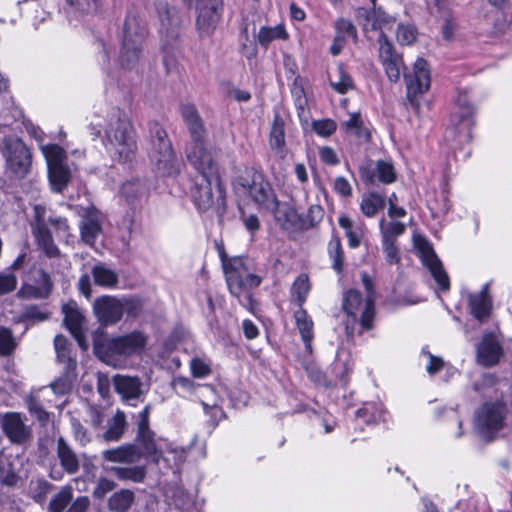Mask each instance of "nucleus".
<instances>
[{"mask_svg":"<svg viewBox=\"0 0 512 512\" xmlns=\"http://www.w3.org/2000/svg\"><path fill=\"white\" fill-rule=\"evenodd\" d=\"M125 304L112 296H101L93 303V311L98 321L104 325H112L121 320Z\"/></svg>","mask_w":512,"mask_h":512,"instance_id":"16","label":"nucleus"},{"mask_svg":"<svg viewBox=\"0 0 512 512\" xmlns=\"http://www.w3.org/2000/svg\"><path fill=\"white\" fill-rule=\"evenodd\" d=\"M119 194L128 206L135 208L147 199L149 187L145 181L133 179L122 184Z\"/></svg>","mask_w":512,"mask_h":512,"instance_id":"21","label":"nucleus"},{"mask_svg":"<svg viewBox=\"0 0 512 512\" xmlns=\"http://www.w3.org/2000/svg\"><path fill=\"white\" fill-rule=\"evenodd\" d=\"M456 111L452 114L451 123L454 126L455 137L460 142H468L472 138V128L474 125V108L471 106L468 95L459 93L456 99Z\"/></svg>","mask_w":512,"mask_h":512,"instance_id":"13","label":"nucleus"},{"mask_svg":"<svg viewBox=\"0 0 512 512\" xmlns=\"http://www.w3.org/2000/svg\"><path fill=\"white\" fill-rule=\"evenodd\" d=\"M328 254L332 260V267L336 272H341L343 269V250L340 239L335 237L328 243Z\"/></svg>","mask_w":512,"mask_h":512,"instance_id":"48","label":"nucleus"},{"mask_svg":"<svg viewBox=\"0 0 512 512\" xmlns=\"http://www.w3.org/2000/svg\"><path fill=\"white\" fill-rule=\"evenodd\" d=\"M135 501V494L129 489H121L110 496L108 508L112 512H127Z\"/></svg>","mask_w":512,"mask_h":512,"instance_id":"34","label":"nucleus"},{"mask_svg":"<svg viewBox=\"0 0 512 512\" xmlns=\"http://www.w3.org/2000/svg\"><path fill=\"white\" fill-rule=\"evenodd\" d=\"M16 348V343L12 336V332L5 328L0 327V356H8Z\"/></svg>","mask_w":512,"mask_h":512,"instance_id":"50","label":"nucleus"},{"mask_svg":"<svg viewBox=\"0 0 512 512\" xmlns=\"http://www.w3.org/2000/svg\"><path fill=\"white\" fill-rule=\"evenodd\" d=\"M360 176L366 183H374L377 179L382 183L390 184L396 180L393 165L386 161H377L374 167L372 164L360 167Z\"/></svg>","mask_w":512,"mask_h":512,"instance_id":"20","label":"nucleus"},{"mask_svg":"<svg viewBox=\"0 0 512 512\" xmlns=\"http://www.w3.org/2000/svg\"><path fill=\"white\" fill-rule=\"evenodd\" d=\"M18 481L14 456L0 451V484L13 487Z\"/></svg>","mask_w":512,"mask_h":512,"instance_id":"30","label":"nucleus"},{"mask_svg":"<svg viewBox=\"0 0 512 512\" xmlns=\"http://www.w3.org/2000/svg\"><path fill=\"white\" fill-rule=\"evenodd\" d=\"M38 248L49 258H59L61 252L54 242L52 234L48 228L37 226L32 231Z\"/></svg>","mask_w":512,"mask_h":512,"instance_id":"27","label":"nucleus"},{"mask_svg":"<svg viewBox=\"0 0 512 512\" xmlns=\"http://www.w3.org/2000/svg\"><path fill=\"white\" fill-rule=\"evenodd\" d=\"M378 42L379 57L382 62L399 57L395 53L393 45L389 42L387 33H381Z\"/></svg>","mask_w":512,"mask_h":512,"instance_id":"52","label":"nucleus"},{"mask_svg":"<svg viewBox=\"0 0 512 512\" xmlns=\"http://www.w3.org/2000/svg\"><path fill=\"white\" fill-rule=\"evenodd\" d=\"M0 426L5 436L13 444L25 445L32 439L31 428L24 423L20 413L0 414Z\"/></svg>","mask_w":512,"mask_h":512,"instance_id":"15","label":"nucleus"},{"mask_svg":"<svg viewBox=\"0 0 512 512\" xmlns=\"http://www.w3.org/2000/svg\"><path fill=\"white\" fill-rule=\"evenodd\" d=\"M337 36H340L345 40L346 37L352 38L354 41L357 39V31L355 26L346 19H340L337 21Z\"/></svg>","mask_w":512,"mask_h":512,"instance_id":"60","label":"nucleus"},{"mask_svg":"<svg viewBox=\"0 0 512 512\" xmlns=\"http://www.w3.org/2000/svg\"><path fill=\"white\" fill-rule=\"evenodd\" d=\"M181 114L191 137V141L186 146V157L193 167H201L205 156L211 155L205 147L206 129L197 109L193 105H183L181 107Z\"/></svg>","mask_w":512,"mask_h":512,"instance_id":"6","label":"nucleus"},{"mask_svg":"<svg viewBox=\"0 0 512 512\" xmlns=\"http://www.w3.org/2000/svg\"><path fill=\"white\" fill-rule=\"evenodd\" d=\"M45 157L47 168L66 164V152L57 144H46L40 147Z\"/></svg>","mask_w":512,"mask_h":512,"instance_id":"41","label":"nucleus"},{"mask_svg":"<svg viewBox=\"0 0 512 512\" xmlns=\"http://www.w3.org/2000/svg\"><path fill=\"white\" fill-rule=\"evenodd\" d=\"M108 471L121 481H132L135 483L143 482L146 477V469L144 466H113Z\"/></svg>","mask_w":512,"mask_h":512,"instance_id":"36","label":"nucleus"},{"mask_svg":"<svg viewBox=\"0 0 512 512\" xmlns=\"http://www.w3.org/2000/svg\"><path fill=\"white\" fill-rule=\"evenodd\" d=\"M369 414H371V418H369L367 422H377L382 417V410L380 408H376L374 404H368L363 408L358 409L356 412V416L359 418H364Z\"/></svg>","mask_w":512,"mask_h":512,"instance_id":"62","label":"nucleus"},{"mask_svg":"<svg viewBox=\"0 0 512 512\" xmlns=\"http://www.w3.org/2000/svg\"><path fill=\"white\" fill-rule=\"evenodd\" d=\"M477 363L483 367H493L504 356L503 346L498 337L493 333L483 335L477 345Z\"/></svg>","mask_w":512,"mask_h":512,"instance_id":"18","label":"nucleus"},{"mask_svg":"<svg viewBox=\"0 0 512 512\" xmlns=\"http://www.w3.org/2000/svg\"><path fill=\"white\" fill-rule=\"evenodd\" d=\"M385 68V72L388 78L396 82L399 80L401 75L402 59L400 57L390 59L382 62Z\"/></svg>","mask_w":512,"mask_h":512,"instance_id":"54","label":"nucleus"},{"mask_svg":"<svg viewBox=\"0 0 512 512\" xmlns=\"http://www.w3.org/2000/svg\"><path fill=\"white\" fill-rule=\"evenodd\" d=\"M62 312L64 314V323L71 334L77 339L80 346H83L82 340V329L84 316L80 312L77 304L74 301L65 303L62 306Z\"/></svg>","mask_w":512,"mask_h":512,"instance_id":"23","label":"nucleus"},{"mask_svg":"<svg viewBox=\"0 0 512 512\" xmlns=\"http://www.w3.org/2000/svg\"><path fill=\"white\" fill-rule=\"evenodd\" d=\"M417 38V30L413 25L399 24L396 30V40L401 45H410Z\"/></svg>","mask_w":512,"mask_h":512,"instance_id":"49","label":"nucleus"},{"mask_svg":"<svg viewBox=\"0 0 512 512\" xmlns=\"http://www.w3.org/2000/svg\"><path fill=\"white\" fill-rule=\"evenodd\" d=\"M202 162L201 167H194L199 176L195 180L192 197L198 209L206 211L223 202V190L212 155H206Z\"/></svg>","mask_w":512,"mask_h":512,"instance_id":"1","label":"nucleus"},{"mask_svg":"<svg viewBox=\"0 0 512 512\" xmlns=\"http://www.w3.org/2000/svg\"><path fill=\"white\" fill-rule=\"evenodd\" d=\"M2 155L5 159L6 172L15 178H24L32 167V153L29 147L19 138L4 139Z\"/></svg>","mask_w":512,"mask_h":512,"instance_id":"9","label":"nucleus"},{"mask_svg":"<svg viewBox=\"0 0 512 512\" xmlns=\"http://www.w3.org/2000/svg\"><path fill=\"white\" fill-rule=\"evenodd\" d=\"M48 178L52 190L62 192L70 182L71 171L67 164L48 167Z\"/></svg>","mask_w":512,"mask_h":512,"instance_id":"32","label":"nucleus"},{"mask_svg":"<svg viewBox=\"0 0 512 512\" xmlns=\"http://www.w3.org/2000/svg\"><path fill=\"white\" fill-rule=\"evenodd\" d=\"M240 213V219L244 227L251 235H254V233H256L260 229V221L258 217L255 214H247L242 210L240 211Z\"/></svg>","mask_w":512,"mask_h":512,"instance_id":"63","label":"nucleus"},{"mask_svg":"<svg viewBox=\"0 0 512 512\" xmlns=\"http://www.w3.org/2000/svg\"><path fill=\"white\" fill-rule=\"evenodd\" d=\"M287 38L288 33L283 25H276L274 27L263 26L257 34L258 42L264 47H267L273 40H286Z\"/></svg>","mask_w":512,"mask_h":512,"instance_id":"42","label":"nucleus"},{"mask_svg":"<svg viewBox=\"0 0 512 512\" xmlns=\"http://www.w3.org/2000/svg\"><path fill=\"white\" fill-rule=\"evenodd\" d=\"M115 390L121 397L128 401L138 399L142 394V382L138 377L115 375L113 377Z\"/></svg>","mask_w":512,"mask_h":512,"instance_id":"24","label":"nucleus"},{"mask_svg":"<svg viewBox=\"0 0 512 512\" xmlns=\"http://www.w3.org/2000/svg\"><path fill=\"white\" fill-rule=\"evenodd\" d=\"M149 413L150 407L146 406L139 414L137 440L143 449L142 454L146 457H151L157 464L160 459H163V461L170 465L169 456L173 455L175 458L180 452L176 448L170 447L163 440H155L154 433L149 429Z\"/></svg>","mask_w":512,"mask_h":512,"instance_id":"7","label":"nucleus"},{"mask_svg":"<svg viewBox=\"0 0 512 512\" xmlns=\"http://www.w3.org/2000/svg\"><path fill=\"white\" fill-rule=\"evenodd\" d=\"M126 416L121 410H117L112 419L108 422V427L103 434V439L107 442L119 441L126 429Z\"/></svg>","mask_w":512,"mask_h":512,"instance_id":"33","label":"nucleus"},{"mask_svg":"<svg viewBox=\"0 0 512 512\" xmlns=\"http://www.w3.org/2000/svg\"><path fill=\"white\" fill-rule=\"evenodd\" d=\"M156 9L160 22V33L170 40L176 39L181 24L179 12L164 2H159Z\"/></svg>","mask_w":512,"mask_h":512,"instance_id":"19","label":"nucleus"},{"mask_svg":"<svg viewBox=\"0 0 512 512\" xmlns=\"http://www.w3.org/2000/svg\"><path fill=\"white\" fill-rule=\"evenodd\" d=\"M223 268L228 288L231 294L237 298L244 293H247V298H250L248 291L261 284V278L256 274L249 273L241 258L223 260Z\"/></svg>","mask_w":512,"mask_h":512,"instance_id":"10","label":"nucleus"},{"mask_svg":"<svg viewBox=\"0 0 512 512\" xmlns=\"http://www.w3.org/2000/svg\"><path fill=\"white\" fill-rule=\"evenodd\" d=\"M115 487L116 483L113 480L101 477L93 491V496L97 499H103L106 494L114 490Z\"/></svg>","mask_w":512,"mask_h":512,"instance_id":"61","label":"nucleus"},{"mask_svg":"<svg viewBox=\"0 0 512 512\" xmlns=\"http://www.w3.org/2000/svg\"><path fill=\"white\" fill-rule=\"evenodd\" d=\"M395 25V20L387 15L380 8L373 9V19L371 23L372 30H380L381 33H386L387 31H392Z\"/></svg>","mask_w":512,"mask_h":512,"instance_id":"46","label":"nucleus"},{"mask_svg":"<svg viewBox=\"0 0 512 512\" xmlns=\"http://www.w3.org/2000/svg\"><path fill=\"white\" fill-rule=\"evenodd\" d=\"M488 286L485 285L480 293L472 294L469 296V304L471 313L475 318L482 320L487 317L490 311V302L487 297Z\"/></svg>","mask_w":512,"mask_h":512,"instance_id":"37","label":"nucleus"},{"mask_svg":"<svg viewBox=\"0 0 512 512\" xmlns=\"http://www.w3.org/2000/svg\"><path fill=\"white\" fill-rule=\"evenodd\" d=\"M147 35L145 23L136 15H128L123 26L119 63L123 69H134L142 58Z\"/></svg>","mask_w":512,"mask_h":512,"instance_id":"2","label":"nucleus"},{"mask_svg":"<svg viewBox=\"0 0 512 512\" xmlns=\"http://www.w3.org/2000/svg\"><path fill=\"white\" fill-rule=\"evenodd\" d=\"M311 284L306 274L299 275L293 282L291 293L293 299L297 302L299 308H302L303 303L310 292Z\"/></svg>","mask_w":512,"mask_h":512,"instance_id":"43","label":"nucleus"},{"mask_svg":"<svg viewBox=\"0 0 512 512\" xmlns=\"http://www.w3.org/2000/svg\"><path fill=\"white\" fill-rule=\"evenodd\" d=\"M362 282L367 291V295L365 298L364 311L361 317V327L363 330H369L372 328V321L375 314V293L373 290V282L366 273L362 274Z\"/></svg>","mask_w":512,"mask_h":512,"instance_id":"28","label":"nucleus"},{"mask_svg":"<svg viewBox=\"0 0 512 512\" xmlns=\"http://www.w3.org/2000/svg\"><path fill=\"white\" fill-rule=\"evenodd\" d=\"M312 128L316 134L329 137L336 131L337 125L333 120L325 119L313 122Z\"/></svg>","mask_w":512,"mask_h":512,"instance_id":"57","label":"nucleus"},{"mask_svg":"<svg viewBox=\"0 0 512 512\" xmlns=\"http://www.w3.org/2000/svg\"><path fill=\"white\" fill-rule=\"evenodd\" d=\"M385 204L384 196L376 192H369L362 196L360 210L366 217H374L385 207Z\"/></svg>","mask_w":512,"mask_h":512,"instance_id":"38","label":"nucleus"},{"mask_svg":"<svg viewBox=\"0 0 512 512\" xmlns=\"http://www.w3.org/2000/svg\"><path fill=\"white\" fill-rule=\"evenodd\" d=\"M54 347L57 353V357L61 362L68 363L69 365L72 362L74 363L70 356L67 339L64 336L57 335L54 338Z\"/></svg>","mask_w":512,"mask_h":512,"instance_id":"51","label":"nucleus"},{"mask_svg":"<svg viewBox=\"0 0 512 512\" xmlns=\"http://www.w3.org/2000/svg\"><path fill=\"white\" fill-rule=\"evenodd\" d=\"M330 84L335 91L342 94L346 93L353 87L351 77L345 72L342 66H338L336 68L333 77L330 76Z\"/></svg>","mask_w":512,"mask_h":512,"instance_id":"45","label":"nucleus"},{"mask_svg":"<svg viewBox=\"0 0 512 512\" xmlns=\"http://www.w3.org/2000/svg\"><path fill=\"white\" fill-rule=\"evenodd\" d=\"M17 286V277L12 274L0 273V295L7 294L15 290Z\"/></svg>","mask_w":512,"mask_h":512,"instance_id":"64","label":"nucleus"},{"mask_svg":"<svg viewBox=\"0 0 512 512\" xmlns=\"http://www.w3.org/2000/svg\"><path fill=\"white\" fill-rule=\"evenodd\" d=\"M236 186L239 191L248 194L256 204L272 212L278 218L281 211L279 202L270 183L262 173L254 170L246 171L238 178Z\"/></svg>","mask_w":512,"mask_h":512,"instance_id":"5","label":"nucleus"},{"mask_svg":"<svg viewBox=\"0 0 512 512\" xmlns=\"http://www.w3.org/2000/svg\"><path fill=\"white\" fill-rule=\"evenodd\" d=\"M285 146V123L284 120L275 115L270 131V147L277 153H283Z\"/></svg>","mask_w":512,"mask_h":512,"instance_id":"39","label":"nucleus"},{"mask_svg":"<svg viewBox=\"0 0 512 512\" xmlns=\"http://www.w3.org/2000/svg\"><path fill=\"white\" fill-rule=\"evenodd\" d=\"M362 124H363V122H362L360 114L353 113V114H350L349 119L343 123V126L347 133H351L357 137H362L363 136Z\"/></svg>","mask_w":512,"mask_h":512,"instance_id":"56","label":"nucleus"},{"mask_svg":"<svg viewBox=\"0 0 512 512\" xmlns=\"http://www.w3.org/2000/svg\"><path fill=\"white\" fill-rule=\"evenodd\" d=\"M45 393V389H40L37 393H32L25 398V403L30 414L35 416L42 423H46L49 419V414L41 404V397Z\"/></svg>","mask_w":512,"mask_h":512,"instance_id":"40","label":"nucleus"},{"mask_svg":"<svg viewBox=\"0 0 512 512\" xmlns=\"http://www.w3.org/2000/svg\"><path fill=\"white\" fill-rule=\"evenodd\" d=\"M151 133L152 140L149 157L155 170L161 175L170 176L176 174L178 170L175 156L166 131L158 124H154Z\"/></svg>","mask_w":512,"mask_h":512,"instance_id":"8","label":"nucleus"},{"mask_svg":"<svg viewBox=\"0 0 512 512\" xmlns=\"http://www.w3.org/2000/svg\"><path fill=\"white\" fill-rule=\"evenodd\" d=\"M379 228L381 232V240L385 241H396V237L402 235L406 230L404 223L397 220L386 222L385 219L380 220Z\"/></svg>","mask_w":512,"mask_h":512,"instance_id":"44","label":"nucleus"},{"mask_svg":"<svg viewBox=\"0 0 512 512\" xmlns=\"http://www.w3.org/2000/svg\"><path fill=\"white\" fill-rule=\"evenodd\" d=\"M105 460L115 463H135L142 457V452L135 445H123L102 452Z\"/></svg>","mask_w":512,"mask_h":512,"instance_id":"25","label":"nucleus"},{"mask_svg":"<svg viewBox=\"0 0 512 512\" xmlns=\"http://www.w3.org/2000/svg\"><path fill=\"white\" fill-rule=\"evenodd\" d=\"M80 233L82 240L92 246L98 236L102 233L100 212L90 207L86 210L80 224Z\"/></svg>","mask_w":512,"mask_h":512,"instance_id":"22","label":"nucleus"},{"mask_svg":"<svg viewBox=\"0 0 512 512\" xmlns=\"http://www.w3.org/2000/svg\"><path fill=\"white\" fill-rule=\"evenodd\" d=\"M404 80L407 88V97L410 103L418 108L417 97L426 93L431 83L430 70L426 60L418 58L413 65V70L404 74Z\"/></svg>","mask_w":512,"mask_h":512,"instance_id":"11","label":"nucleus"},{"mask_svg":"<svg viewBox=\"0 0 512 512\" xmlns=\"http://www.w3.org/2000/svg\"><path fill=\"white\" fill-rule=\"evenodd\" d=\"M381 242L386 262L389 264H398L400 262V255L396 241L381 240Z\"/></svg>","mask_w":512,"mask_h":512,"instance_id":"58","label":"nucleus"},{"mask_svg":"<svg viewBox=\"0 0 512 512\" xmlns=\"http://www.w3.org/2000/svg\"><path fill=\"white\" fill-rule=\"evenodd\" d=\"M92 276L94 283L104 288H114L118 284V274L100 263L92 268Z\"/></svg>","mask_w":512,"mask_h":512,"instance_id":"35","label":"nucleus"},{"mask_svg":"<svg viewBox=\"0 0 512 512\" xmlns=\"http://www.w3.org/2000/svg\"><path fill=\"white\" fill-rule=\"evenodd\" d=\"M147 336L139 331L113 337L94 344L96 355L106 364L114 365V357H130L141 353L146 346Z\"/></svg>","mask_w":512,"mask_h":512,"instance_id":"3","label":"nucleus"},{"mask_svg":"<svg viewBox=\"0 0 512 512\" xmlns=\"http://www.w3.org/2000/svg\"><path fill=\"white\" fill-rule=\"evenodd\" d=\"M71 428L75 440L78 441L82 446L91 441L92 438L90 433H88L87 429L77 418L71 419Z\"/></svg>","mask_w":512,"mask_h":512,"instance_id":"53","label":"nucleus"},{"mask_svg":"<svg viewBox=\"0 0 512 512\" xmlns=\"http://www.w3.org/2000/svg\"><path fill=\"white\" fill-rule=\"evenodd\" d=\"M106 150L120 163L131 161L137 149L135 133L129 121L118 119L106 130Z\"/></svg>","mask_w":512,"mask_h":512,"instance_id":"4","label":"nucleus"},{"mask_svg":"<svg viewBox=\"0 0 512 512\" xmlns=\"http://www.w3.org/2000/svg\"><path fill=\"white\" fill-rule=\"evenodd\" d=\"M421 356L427 360L425 369L430 375L436 374L444 366V361L441 357L435 356L425 349L422 350Z\"/></svg>","mask_w":512,"mask_h":512,"instance_id":"55","label":"nucleus"},{"mask_svg":"<svg viewBox=\"0 0 512 512\" xmlns=\"http://www.w3.org/2000/svg\"><path fill=\"white\" fill-rule=\"evenodd\" d=\"M365 300H363L361 293L358 290L351 289L346 292L343 298V310L352 318V324L356 322V317L360 313L362 317L364 311Z\"/></svg>","mask_w":512,"mask_h":512,"instance_id":"31","label":"nucleus"},{"mask_svg":"<svg viewBox=\"0 0 512 512\" xmlns=\"http://www.w3.org/2000/svg\"><path fill=\"white\" fill-rule=\"evenodd\" d=\"M57 457L66 473L73 475L79 471L80 462L78 456L63 437L57 439Z\"/></svg>","mask_w":512,"mask_h":512,"instance_id":"26","label":"nucleus"},{"mask_svg":"<svg viewBox=\"0 0 512 512\" xmlns=\"http://www.w3.org/2000/svg\"><path fill=\"white\" fill-rule=\"evenodd\" d=\"M48 222L57 232L58 237L67 239L70 236V227L67 219L60 216H50Z\"/></svg>","mask_w":512,"mask_h":512,"instance_id":"59","label":"nucleus"},{"mask_svg":"<svg viewBox=\"0 0 512 512\" xmlns=\"http://www.w3.org/2000/svg\"><path fill=\"white\" fill-rule=\"evenodd\" d=\"M222 0H199L197 4V29L202 36L210 35L220 19Z\"/></svg>","mask_w":512,"mask_h":512,"instance_id":"17","label":"nucleus"},{"mask_svg":"<svg viewBox=\"0 0 512 512\" xmlns=\"http://www.w3.org/2000/svg\"><path fill=\"white\" fill-rule=\"evenodd\" d=\"M73 490L70 486H64L50 501L49 509L52 512H63L72 501Z\"/></svg>","mask_w":512,"mask_h":512,"instance_id":"47","label":"nucleus"},{"mask_svg":"<svg viewBox=\"0 0 512 512\" xmlns=\"http://www.w3.org/2000/svg\"><path fill=\"white\" fill-rule=\"evenodd\" d=\"M413 243L415 249L417 250V254L422 260V263L429 269L432 277L435 279L441 289H449L448 275L444 271L442 263L435 254L432 246L424 237L420 235H414Z\"/></svg>","mask_w":512,"mask_h":512,"instance_id":"12","label":"nucleus"},{"mask_svg":"<svg viewBox=\"0 0 512 512\" xmlns=\"http://www.w3.org/2000/svg\"><path fill=\"white\" fill-rule=\"evenodd\" d=\"M506 406L501 402L484 404L476 414L475 425L483 437L491 439V434L502 428Z\"/></svg>","mask_w":512,"mask_h":512,"instance_id":"14","label":"nucleus"},{"mask_svg":"<svg viewBox=\"0 0 512 512\" xmlns=\"http://www.w3.org/2000/svg\"><path fill=\"white\" fill-rule=\"evenodd\" d=\"M294 318L296 321L297 328L301 334V338L304 342L305 349L309 353L312 352V340L314 337L313 334V321L311 317L308 315L306 310L302 308H299L294 313Z\"/></svg>","mask_w":512,"mask_h":512,"instance_id":"29","label":"nucleus"}]
</instances>
